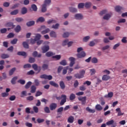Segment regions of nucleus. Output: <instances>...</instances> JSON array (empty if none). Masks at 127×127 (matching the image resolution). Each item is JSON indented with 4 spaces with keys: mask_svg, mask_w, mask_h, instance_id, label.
<instances>
[{
    "mask_svg": "<svg viewBox=\"0 0 127 127\" xmlns=\"http://www.w3.org/2000/svg\"><path fill=\"white\" fill-rule=\"evenodd\" d=\"M85 71L84 70H82L79 71V73H76L74 74V77L76 78V79H81L82 78H84V75H85Z\"/></svg>",
    "mask_w": 127,
    "mask_h": 127,
    "instance_id": "nucleus-1",
    "label": "nucleus"
},
{
    "mask_svg": "<svg viewBox=\"0 0 127 127\" xmlns=\"http://www.w3.org/2000/svg\"><path fill=\"white\" fill-rule=\"evenodd\" d=\"M107 126H111V127H117V123L115 122L114 120H111L106 123Z\"/></svg>",
    "mask_w": 127,
    "mask_h": 127,
    "instance_id": "nucleus-2",
    "label": "nucleus"
},
{
    "mask_svg": "<svg viewBox=\"0 0 127 127\" xmlns=\"http://www.w3.org/2000/svg\"><path fill=\"white\" fill-rule=\"evenodd\" d=\"M78 101L81 102V105H86V101H87V97L86 96L84 97H78Z\"/></svg>",
    "mask_w": 127,
    "mask_h": 127,
    "instance_id": "nucleus-3",
    "label": "nucleus"
},
{
    "mask_svg": "<svg viewBox=\"0 0 127 127\" xmlns=\"http://www.w3.org/2000/svg\"><path fill=\"white\" fill-rule=\"evenodd\" d=\"M40 78L41 79H45L48 80H52L53 77L52 75H47V74H43L40 75Z\"/></svg>",
    "mask_w": 127,
    "mask_h": 127,
    "instance_id": "nucleus-4",
    "label": "nucleus"
},
{
    "mask_svg": "<svg viewBox=\"0 0 127 127\" xmlns=\"http://www.w3.org/2000/svg\"><path fill=\"white\" fill-rule=\"evenodd\" d=\"M62 98H63L60 103V106H63L66 102L67 96L65 95H62Z\"/></svg>",
    "mask_w": 127,
    "mask_h": 127,
    "instance_id": "nucleus-5",
    "label": "nucleus"
},
{
    "mask_svg": "<svg viewBox=\"0 0 127 127\" xmlns=\"http://www.w3.org/2000/svg\"><path fill=\"white\" fill-rule=\"evenodd\" d=\"M6 27H11V29H13L15 27V25L13 24V23L11 22H8L5 24Z\"/></svg>",
    "mask_w": 127,
    "mask_h": 127,
    "instance_id": "nucleus-6",
    "label": "nucleus"
},
{
    "mask_svg": "<svg viewBox=\"0 0 127 127\" xmlns=\"http://www.w3.org/2000/svg\"><path fill=\"white\" fill-rule=\"evenodd\" d=\"M74 18L77 20H81L83 19V15H82V14L77 13L74 15Z\"/></svg>",
    "mask_w": 127,
    "mask_h": 127,
    "instance_id": "nucleus-7",
    "label": "nucleus"
},
{
    "mask_svg": "<svg viewBox=\"0 0 127 127\" xmlns=\"http://www.w3.org/2000/svg\"><path fill=\"white\" fill-rule=\"evenodd\" d=\"M77 58L81 59L84 58L86 56V53L84 51H82L80 53H78L76 55Z\"/></svg>",
    "mask_w": 127,
    "mask_h": 127,
    "instance_id": "nucleus-8",
    "label": "nucleus"
},
{
    "mask_svg": "<svg viewBox=\"0 0 127 127\" xmlns=\"http://www.w3.org/2000/svg\"><path fill=\"white\" fill-rule=\"evenodd\" d=\"M69 60L70 61V63L69 64L70 67H73V65L75 64V58L70 57L69 58Z\"/></svg>",
    "mask_w": 127,
    "mask_h": 127,
    "instance_id": "nucleus-9",
    "label": "nucleus"
},
{
    "mask_svg": "<svg viewBox=\"0 0 127 127\" xmlns=\"http://www.w3.org/2000/svg\"><path fill=\"white\" fill-rule=\"evenodd\" d=\"M57 108V104L56 103H52L50 105V109L51 111H54V110H55Z\"/></svg>",
    "mask_w": 127,
    "mask_h": 127,
    "instance_id": "nucleus-10",
    "label": "nucleus"
},
{
    "mask_svg": "<svg viewBox=\"0 0 127 127\" xmlns=\"http://www.w3.org/2000/svg\"><path fill=\"white\" fill-rule=\"evenodd\" d=\"M115 9L117 12H120L121 10H124V7L120 5H117L115 7Z\"/></svg>",
    "mask_w": 127,
    "mask_h": 127,
    "instance_id": "nucleus-11",
    "label": "nucleus"
},
{
    "mask_svg": "<svg viewBox=\"0 0 127 127\" xmlns=\"http://www.w3.org/2000/svg\"><path fill=\"white\" fill-rule=\"evenodd\" d=\"M43 53H46L49 50V46H44L42 48Z\"/></svg>",
    "mask_w": 127,
    "mask_h": 127,
    "instance_id": "nucleus-12",
    "label": "nucleus"
},
{
    "mask_svg": "<svg viewBox=\"0 0 127 127\" xmlns=\"http://www.w3.org/2000/svg\"><path fill=\"white\" fill-rule=\"evenodd\" d=\"M74 117L73 116H69L67 119V123L69 124H73L74 123Z\"/></svg>",
    "mask_w": 127,
    "mask_h": 127,
    "instance_id": "nucleus-13",
    "label": "nucleus"
},
{
    "mask_svg": "<svg viewBox=\"0 0 127 127\" xmlns=\"http://www.w3.org/2000/svg\"><path fill=\"white\" fill-rule=\"evenodd\" d=\"M20 30H21V27L19 25H17L14 28V31L16 32V33H18Z\"/></svg>",
    "mask_w": 127,
    "mask_h": 127,
    "instance_id": "nucleus-14",
    "label": "nucleus"
},
{
    "mask_svg": "<svg viewBox=\"0 0 127 127\" xmlns=\"http://www.w3.org/2000/svg\"><path fill=\"white\" fill-rule=\"evenodd\" d=\"M60 86L61 87V88L62 90H64V89H65V88H66V86L65 85V83H64V81H61L60 82Z\"/></svg>",
    "mask_w": 127,
    "mask_h": 127,
    "instance_id": "nucleus-15",
    "label": "nucleus"
},
{
    "mask_svg": "<svg viewBox=\"0 0 127 127\" xmlns=\"http://www.w3.org/2000/svg\"><path fill=\"white\" fill-rule=\"evenodd\" d=\"M49 84L51 85V86H53V87H55V88H58L59 87V85L56 83L55 82L53 81H51L49 82Z\"/></svg>",
    "mask_w": 127,
    "mask_h": 127,
    "instance_id": "nucleus-16",
    "label": "nucleus"
},
{
    "mask_svg": "<svg viewBox=\"0 0 127 127\" xmlns=\"http://www.w3.org/2000/svg\"><path fill=\"white\" fill-rule=\"evenodd\" d=\"M110 79H111V77L109 75H104L102 76V80L103 81H108V80H110Z\"/></svg>",
    "mask_w": 127,
    "mask_h": 127,
    "instance_id": "nucleus-17",
    "label": "nucleus"
},
{
    "mask_svg": "<svg viewBox=\"0 0 127 127\" xmlns=\"http://www.w3.org/2000/svg\"><path fill=\"white\" fill-rule=\"evenodd\" d=\"M30 89H31L30 92L31 93H32V94H34V93L36 92V86H35V85H32Z\"/></svg>",
    "mask_w": 127,
    "mask_h": 127,
    "instance_id": "nucleus-18",
    "label": "nucleus"
},
{
    "mask_svg": "<svg viewBox=\"0 0 127 127\" xmlns=\"http://www.w3.org/2000/svg\"><path fill=\"white\" fill-rule=\"evenodd\" d=\"M113 96H114V93L113 92H110L108 93V94H106L104 96L105 98H113Z\"/></svg>",
    "mask_w": 127,
    "mask_h": 127,
    "instance_id": "nucleus-19",
    "label": "nucleus"
},
{
    "mask_svg": "<svg viewBox=\"0 0 127 127\" xmlns=\"http://www.w3.org/2000/svg\"><path fill=\"white\" fill-rule=\"evenodd\" d=\"M111 16H112V14H106L103 17V19H105V20H109V19H110V18H111Z\"/></svg>",
    "mask_w": 127,
    "mask_h": 127,
    "instance_id": "nucleus-20",
    "label": "nucleus"
},
{
    "mask_svg": "<svg viewBox=\"0 0 127 127\" xmlns=\"http://www.w3.org/2000/svg\"><path fill=\"white\" fill-rule=\"evenodd\" d=\"M116 112H118V116L120 117L121 116H124V113H122V111H121V108H117L116 109Z\"/></svg>",
    "mask_w": 127,
    "mask_h": 127,
    "instance_id": "nucleus-21",
    "label": "nucleus"
},
{
    "mask_svg": "<svg viewBox=\"0 0 127 127\" xmlns=\"http://www.w3.org/2000/svg\"><path fill=\"white\" fill-rule=\"evenodd\" d=\"M22 45L24 48H25L26 49H28V48H29V45H28V43H27V42H23Z\"/></svg>",
    "mask_w": 127,
    "mask_h": 127,
    "instance_id": "nucleus-22",
    "label": "nucleus"
},
{
    "mask_svg": "<svg viewBox=\"0 0 127 127\" xmlns=\"http://www.w3.org/2000/svg\"><path fill=\"white\" fill-rule=\"evenodd\" d=\"M53 55H55V54L52 52H48L46 53L47 57H51V56H53Z\"/></svg>",
    "mask_w": 127,
    "mask_h": 127,
    "instance_id": "nucleus-23",
    "label": "nucleus"
},
{
    "mask_svg": "<svg viewBox=\"0 0 127 127\" xmlns=\"http://www.w3.org/2000/svg\"><path fill=\"white\" fill-rule=\"evenodd\" d=\"M35 24V22L34 21H30L26 23V25L28 26H32V25H34Z\"/></svg>",
    "mask_w": 127,
    "mask_h": 127,
    "instance_id": "nucleus-24",
    "label": "nucleus"
},
{
    "mask_svg": "<svg viewBox=\"0 0 127 127\" xmlns=\"http://www.w3.org/2000/svg\"><path fill=\"white\" fill-rule=\"evenodd\" d=\"M21 12L22 14H25L26 13H27V8H26L25 7H22Z\"/></svg>",
    "mask_w": 127,
    "mask_h": 127,
    "instance_id": "nucleus-25",
    "label": "nucleus"
},
{
    "mask_svg": "<svg viewBox=\"0 0 127 127\" xmlns=\"http://www.w3.org/2000/svg\"><path fill=\"white\" fill-rule=\"evenodd\" d=\"M16 69V68H15V67H13L12 69H11L9 71V76H12V75L13 74V73H14V71H15Z\"/></svg>",
    "mask_w": 127,
    "mask_h": 127,
    "instance_id": "nucleus-26",
    "label": "nucleus"
},
{
    "mask_svg": "<svg viewBox=\"0 0 127 127\" xmlns=\"http://www.w3.org/2000/svg\"><path fill=\"white\" fill-rule=\"evenodd\" d=\"M45 21V19L43 17H40L37 20V22H44Z\"/></svg>",
    "mask_w": 127,
    "mask_h": 127,
    "instance_id": "nucleus-27",
    "label": "nucleus"
},
{
    "mask_svg": "<svg viewBox=\"0 0 127 127\" xmlns=\"http://www.w3.org/2000/svg\"><path fill=\"white\" fill-rule=\"evenodd\" d=\"M0 57L2 59H6V58H9V55L7 54H2L1 55Z\"/></svg>",
    "mask_w": 127,
    "mask_h": 127,
    "instance_id": "nucleus-28",
    "label": "nucleus"
},
{
    "mask_svg": "<svg viewBox=\"0 0 127 127\" xmlns=\"http://www.w3.org/2000/svg\"><path fill=\"white\" fill-rule=\"evenodd\" d=\"M32 84V82H31V81L28 82L25 85V89H29Z\"/></svg>",
    "mask_w": 127,
    "mask_h": 127,
    "instance_id": "nucleus-29",
    "label": "nucleus"
},
{
    "mask_svg": "<svg viewBox=\"0 0 127 127\" xmlns=\"http://www.w3.org/2000/svg\"><path fill=\"white\" fill-rule=\"evenodd\" d=\"M76 99V95L74 93H72L69 96V100L70 101H73Z\"/></svg>",
    "mask_w": 127,
    "mask_h": 127,
    "instance_id": "nucleus-30",
    "label": "nucleus"
},
{
    "mask_svg": "<svg viewBox=\"0 0 127 127\" xmlns=\"http://www.w3.org/2000/svg\"><path fill=\"white\" fill-rule=\"evenodd\" d=\"M50 35L51 36V37H54V38H55V37H57V35L56 34V32H55V31H51L50 33Z\"/></svg>",
    "mask_w": 127,
    "mask_h": 127,
    "instance_id": "nucleus-31",
    "label": "nucleus"
},
{
    "mask_svg": "<svg viewBox=\"0 0 127 127\" xmlns=\"http://www.w3.org/2000/svg\"><path fill=\"white\" fill-rule=\"evenodd\" d=\"M46 6H47L46 5V4H43L42 10H41L42 12H46V10H47V8H46Z\"/></svg>",
    "mask_w": 127,
    "mask_h": 127,
    "instance_id": "nucleus-32",
    "label": "nucleus"
},
{
    "mask_svg": "<svg viewBox=\"0 0 127 127\" xmlns=\"http://www.w3.org/2000/svg\"><path fill=\"white\" fill-rule=\"evenodd\" d=\"M17 55L19 56H26V53L25 52H18L17 53Z\"/></svg>",
    "mask_w": 127,
    "mask_h": 127,
    "instance_id": "nucleus-33",
    "label": "nucleus"
},
{
    "mask_svg": "<svg viewBox=\"0 0 127 127\" xmlns=\"http://www.w3.org/2000/svg\"><path fill=\"white\" fill-rule=\"evenodd\" d=\"M86 110L87 112H88V113H92V114H94V113L96 112L94 109H91L89 107H87Z\"/></svg>",
    "mask_w": 127,
    "mask_h": 127,
    "instance_id": "nucleus-34",
    "label": "nucleus"
},
{
    "mask_svg": "<svg viewBox=\"0 0 127 127\" xmlns=\"http://www.w3.org/2000/svg\"><path fill=\"white\" fill-rule=\"evenodd\" d=\"M40 38H41V35L40 34H37L35 37V40L38 41L39 40H40Z\"/></svg>",
    "mask_w": 127,
    "mask_h": 127,
    "instance_id": "nucleus-35",
    "label": "nucleus"
},
{
    "mask_svg": "<svg viewBox=\"0 0 127 127\" xmlns=\"http://www.w3.org/2000/svg\"><path fill=\"white\" fill-rule=\"evenodd\" d=\"M15 20L17 22H22V21H23V18H22V17H17L15 19Z\"/></svg>",
    "mask_w": 127,
    "mask_h": 127,
    "instance_id": "nucleus-36",
    "label": "nucleus"
},
{
    "mask_svg": "<svg viewBox=\"0 0 127 127\" xmlns=\"http://www.w3.org/2000/svg\"><path fill=\"white\" fill-rule=\"evenodd\" d=\"M17 79V76H14L13 78H12L11 80V84H12V85H15V81H16Z\"/></svg>",
    "mask_w": 127,
    "mask_h": 127,
    "instance_id": "nucleus-37",
    "label": "nucleus"
},
{
    "mask_svg": "<svg viewBox=\"0 0 127 127\" xmlns=\"http://www.w3.org/2000/svg\"><path fill=\"white\" fill-rule=\"evenodd\" d=\"M63 110H64V108H63V107H60L57 110V113H58L60 115H61V114H62V112H63Z\"/></svg>",
    "mask_w": 127,
    "mask_h": 127,
    "instance_id": "nucleus-38",
    "label": "nucleus"
},
{
    "mask_svg": "<svg viewBox=\"0 0 127 127\" xmlns=\"http://www.w3.org/2000/svg\"><path fill=\"white\" fill-rule=\"evenodd\" d=\"M31 8L33 9V11H37V6H36L35 4L31 5Z\"/></svg>",
    "mask_w": 127,
    "mask_h": 127,
    "instance_id": "nucleus-39",
    "label": "nucleus"
},
{
    "mask_svg": "<svg viewBox=\"0 0 127 127\" xmlns=\"http://www.w3.org/2000/svg\"><path fill=\"white\" fill-rule=\"evenodd\" d=\"M18 13V9L14 10L10 12L11 15H16Z\"/></svg>",
    "mask_w": 127,
    "mask_h": 127,
    "instance_id": "nucleus-40",
    "label": "nucleus"
},
{
    "mask_svg": "<svg viewBox=\"0 0 127 127\" xmlns=\"http://www.w3.org/2000/svg\"><path fill=\"white\" fill-rule=\"evenodd\" d=\"M69 9L70 12H73V13H74L75 12H77V9L75 8L70 7L69 8Z\"/></svg>",
    "mask_w": 127,
    "mask_h": 127,
    "instance_id": "nucleus-41",
    "label": "nucleus"
},
{
    "mask_svg": "<svg viewBox=\"0 0 127 127\" xmlns=\"http://www.w3.org/2000/svg\"><path fill=\"white\" fill-rule=\"evenodd\" d=\"M27 101H29L30 102H31V101H33L34 100V97L33 96H29L28 97H26Z\"/></svg>",
    "mask_w": 127,
    "mask_h": 127,
    "instance_id": "nucleus-42",
    "label": "nucleus"
},
{
    "mask_svg": "<svg viewBox=\"0 0 127 127\" xmlns=\"http://www.w3.org/2000/svg\"><path fill=\"white\" fill-rule=\"evenodd\" d=\"M91 62L94 64H97V63H98V59H97V58H93L91 59Z\"/></svg>",
    "mask_w": 127,
    "mask_h": 127,
    "instance_id": "nucleus-43",
    "label": "nucleus"
},
{
    "mask_svg": "<svg viewBox=\"0 0 127 127\" xmlns=\"http://www.w3.org/2000/svg\"><path fill=\"white\" fill-rule=\"evenodd\" d=\"M60 65H63V66H66L67 65V62H66V60H64L60 62Z\"/></svg>",
    "mask_w": 127,
    "mask_h": 127,
    "instance_id": "nucleus-44",
    "label": "nucleus"
},
{
    "mask_svg": "<svg viewBox=\"0 0 127 127\" xmlns=\"http://www.w3.org/2000/svg\"><path fill=\"white\" fill-rule=\"evenodd\" d=\"M90 37L89 36H85L83 38V42H87V41H89V39H90Z\"/></svg>",
    "mask_w": 127,
    "mask_h": 127,
    "instance_id": "nucleus-45",
    "label": "nucleus"
},
{
    "mask_svg": "<svg viewBox=\"0 0 127 127\" xmlns=\"http://www.w3.org/2000/svg\"><path fill=\"white\" fill-rule=\"evenodd\" d=\"M27 92L26 91H23L21 93L20 97L21 98H24L26 96Z\"/></svg>",
    "mask_w": 127,
    "mask_h": 127,
    "instance_id": "nucleus-46",
    "label": "nucleus"
},
{
    "mask_svg": "<svg viewBox=\"0 0 127 127\" xmlns=\"http://www.w3.org/2000/svg\"><path fill=\"white\" fill-rule=\"evenodd\" d=\"M53 59H56V60H60L61 59V55H56L53 56Z\"/></svg>",
    "mask_w": 127,
    "mask_h": 127,
    "instance_id": "nucleus-47",
    "label": "nucleus"
},
{
    "mask_svg": "<svg viewBox=\"0 0 127 127\" xmlns=\"http://www.w3.org/2000/svg\"><path fill=\"white\" fill-rule=\"evenodd\" d=\"M17 39H14L11 41L10 43L11 44H12V45H14L15 44H16V43H17Z\"/></svg>",
    "mask_w": 127,
    "mask_h": 127,
    "instance_id": "nucleus-48",
    "label": "nucleus"
},
{
    "mask_svg": "<svg viewBox=\"0 0 127 127\" xmlns=\"http://www.w3.org/2000/svg\"><path fill=\"white\" fill-rule=\"evenodd\" d=\"M45 112H46L47 114L50 113V110L49 109V107H46L44 109Z\"/></svg>",
    "mask_w": 127,
    "mask_h": 127,
    "instance_id": "nucleus-49",
    "label": "nucleus"
},
{
    "mask_svg": "<svg viewBox=\"0 0 127 127\" xmlns=\"http://www.w3.org/2000/svg\"><path fill=\"white\" fill-rule=\"evenodd\" d=\"M49 31H50V29H49V28H47L46 29H45L44 31H42L41 32L42 34H46V33H48V32H49Z\"/></svg>",
    "mask_w": 127,
    "mask_h": 127,
    "instance_id": "nucleus-50",
    "label": "nucleus"
},
{
    "mask_svg": "<svg viewBox=\"0 0 127 127\" xmlns=\"http://www.w3.org/2000/svg\"><path fill=\"white\" fill-rule=\"evenodd\" d=\"M96 109L97 111H102V110H103V108L100 105V104H98L96 106Z\"/></svg>",
    "mask_w": 127,
    "mask_h": 127,
    "instance_id": "nucleus-51",
    "label": "nucleus"
},
{
    "mask_svg": "<svg viewBox=\"0 0 127 127\" xmlns=\"http://www.w3.org/2000/svg\"><path fill=\"white\" fill-rule=\"evenodd\" d=\"M29 63H34L35 62V59L34 58L30 57L29 59Z\"/></svg>",
    "mask_w": 127,
    "mask_h": 127,
    "instance_id": "nucleus-52",
    "label": "nucleus"
},
{
    "mask_svg": "<svg viewBox=\"0 0 127 127\" xmlns=\"http://www.w3.org/2000/svg\"><path fill=\"white\" fill-rule=\"evenodd\" d=\"M42 69L44 71L45 70H47L48 69V64H44L42 65Z\"/></svg>",
    "mask_w": 127,
    "mask_h": 127,
    "instance_id": "nucleus-53",
    "label": "nucleus"
},
{
    "mask_svg": "<svg viewBox=\"0 0 127 127\" xmlns=\"http://www.w3.org/2000/svg\"><path fill=\"white\" fill-rule=\"evenodd\" d=\"M52 28H54V29H58V28H59V24L57 23L55 25H53L52 26Z\"/></svg>",
    "mask_w": 127,
    "mask_h": 127,
    "instance_id": "nucleus-54",
    "label": "nucleus"
},
{
    "mask_svg": "<svg viewBox=\"0 0 127 127\" xmlns=\"http://www.w3.org/2000/svg\"><path fill=\"white\" fill-rule=\"evenodd\" d=\"M122 72L123 73V74H124L123 75L124 78H126V77H127V69L122 70Z\"/></svg>",
    "mask_w": 127,
    "mask_h": 127,
    "instance_id": "nucleus-55",
    "label": "nucleus"
},
{
    "mask_svg": "<svg viewBox=\"0 0 127 127\" xmlns=\"http://www.w3.org/2000/svg\"><path fill=\"white\" fill-rule=\"evenodd\" d=\"M85 6V4L84 3H79L78 5V7L79 8H84Z\"/></svg>",
    "mask_w": 127,
    "mask_h": 127,
    "instance_id": "nucleus-56",
    "label": "nucleus"
},
{
    "mask_svg": "<svg viewBox=\"0 0 127 127\" xmlns=\"http://www.w3.org/2000/svg\"><path fill=\"white\" fill-rule=\"evenodd\" d=\"M90 72L91 75H95V74H96V69H95V68L91 69Z\"/></svg>",
    "mask_w": 127,
    "mask_h": 127,
    "instance_id": "nucleus-57",
    "label": "nucleus"
},
{
    "mask_svg": "<svg viewBox=\"0 0 127 127\" xmlns=\"http://www.w3.org/2000/svg\"><path fill=\"white\" fill-rule=\"evenodd\" d=\"M47 23L49 24H51V23H56V20H53V19H50L48 21Z\"/></svg>",
    "mask_w": 127,
    "mask_h": 127,
    "instance_id": "nucleus-58",
    "label": "nucleus"
},
{
    "mask_svg": "<svg viewBox=\"0 0 127 127\" xmlns=\"http://www.w3.org/2000/svg\"><path fill=\"white\" fill-rule=\"evenodd\" d=\"M7 38H12L14 37V34L13 33H10L7 36Z\"/></svg>",
    "mask_w": 127,
    "mask_h": 127,
    "instance_id": "nucleus-59",
    "label": "nucleus"
},
{
    "mask_svg": "<svg viewBox=\"0 0 127 127\" xmlns=\"http://www.w3.org/2000/svg\"><path fill=\"white\" fill-rule=\"evenodd\" d=\"M32 68L34 69V70H35V71H37L38 70V66H37V65L35 64H33L32 65Z\"/></svg>",
    "mask_w": 127,
    "mask_h": 127,
    "instance_id": "nucleus-60",
    "label": "nucleus"
},
{
    "mask_svg": "<svg viewBox=\"0 0 127 127\" xmlns=\"http://www.w3.org/2000/svg\"><path fill=\"white\" fill-rule=\"evenodd\" d=\"M69 34L68 32H65L63 35V37L64 38H67V37H69Z\"/></svg>",
    "mask_w": 127,
    "mask_h": 127,
    "instance_id": "nucleus-61",
    "label": "nucleus"
},
{
    "mask_svg": "<svg viewBox=\"0 0 127 127\" xmlns=\"http://www.w3.org/2000/svg\"><path fill=\"white\" fill-rule=\"evenodd\" d=\"M41 95H42V92L38 91L35 94V97H39V96H41Z\"/></svg>",
    "mask_w": 127,
    "mask_h": 127,
    "instance_id": "nucleus-62",
    "label": "nucleus"
},
{
    "mask_svg": "<svg viewBox=\"0 0 127 127\" xmlns=\"http://www.w3.org/2000/svg\"><path fill=\"white\" fill-rule=\"evenodd\" d=\"M33 110L34 112L35 113H36V114H37V113H38V107H37L36 106H34L33 107Z\"/></svg>",
    "mask_w": 127,
    "mask_h": 127,
    "instance_id": "nucleus-63",
    "label": "nucleus"
},
{
    "mask_svg": "<svg viewBox=\"0 0 127 127\" xmlns=\"http://www.w3.org/2000/svg\"><path fill=\"white\" fill-rule=\"evenodd\" d=\"M18 83H20L21 85H24L25 84V80H22V79H20L18 80Z\"/></svg>",
    "mask_w": 127,
    "mask_h": 127,
    "instance_id": "nucleus-64",
    "label": "nucleus"
}]
</instances>
